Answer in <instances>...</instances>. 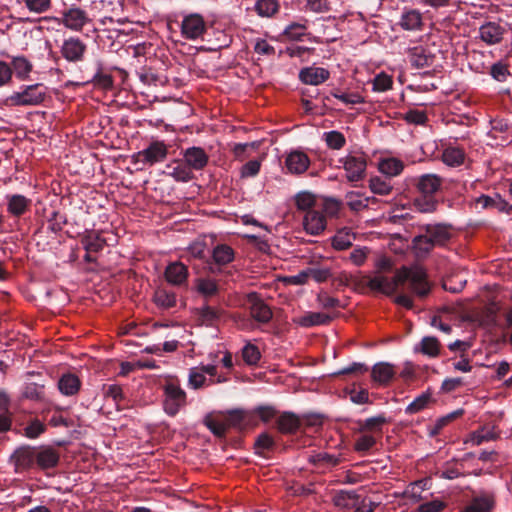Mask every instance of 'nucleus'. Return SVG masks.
Returning <instances> with one entry per match:
<instances>
[{
    "mask_svg": "<svg viewBox=\"0 0 512 512\" xmlns=\"http://www.w3.org/2000/svg\"><path fill=\"white\" fill-rule=\"evenodd\" d=\"M60 459L58 451L52 447L35 449V464L40 469H50L57 466Z\"/></svg>",
    "mask_w": 512,
    "mask_h": 512,
    "instance_id": "obj_16",
    "label": "nucleus"
},
{
    "mask_svg": "<svg viewBox=\"0 0 512 512\" xmlns=\"http://www.w3.org/2000/svg\"><path fill=\"white\" fill-rule=\"evenodd\" d=\"M465 154L460 148L449 147L443 151L442 160L449 166H459L464 162Z\"/></svg>",
    "mask_w": 512,
    "mask_h": 512,
    "instance_id": "obj_38",
    "label": "nucleus"
},
{
    "mask_svg": "<svg viewBox=\"0 0 512 512\" xmlns=\"http://www.w3.org/2000/svg\"><path fill=\"white\" fill-rule=\"evenodd\" d=\"M154 301L157 306L169 309L176 305V295L166 290H158L155 292Z\"/></svg>",
    "mask_w": 512,
    "mask_h": 512,
    "instance_id": "obj_46",
    "label": "nucleus"
},
{
    "mask_svg": "<svg viewBox=\"0 0 512 512\" xmlns=\"http://www.w3.org/2000/svg\"><path fill=\"white\" fill-rule=\"evenodd\" d=\"M339 161L343 165L348 182H359L365 178L367 157L364 154H348Z\"/></svg>",
    "mask_w": 512,
    "mask_h": 512,
    "instance_id": "obj_5",
    "label": "nucleus"
},
{
    "mask_svg": "<svg viewBox=\"0 0 512 512\" xmlns=\"http://www.w3.org/2000/svg\"><path fill=\"white\" fill-rule=\"evenodd\" d=\"M206 32V22L201 14L186 15L181 22V35L187 40L201 38Z\"/></svg>",
    "mask_w": 512,
    "mask_h": 512,
    "instance_id": "obj_8",
    "label": "nucleus"
},
{
    "mask_svg": "<svg viewBox=\"0 0 512 512\" xmlns=\"http://www.w3.org/2000/svg\"><path fill=\"white\" fill-rule=\"evenodd\" d=\"M346 200H347V206L352 211L359 212L368 207L370 198L369 197L362 198L356 192H349L346 195Z\"/></svg>",
    "mask_w": 512,
    "mask_h": 512,
    "instance_id": "obj_48",
    "label": "nucleus"
},
{
    "mask_svg": "<svg viewBox=\"0 0 512 512\" xmlns=\"http://www.w3.org/2000/svg\"><path fill=\"white\" fill-rule=\"evenodd\" d=\"M168 146L163 141H152L149 146L135 155L136 162L145 165H154L167 158Z\"/></svg>",
    "mask_w": 512,
    "mask_h": 512,
    "instance_id": "obj_7",
    "label": "nucleus"
},
{
    "mask_svg": "<svg viewBox=\"0 0 512 512\" xmlns=\"http://www.w3.org/2000/svg\"><path fill=\"white\" fill-rule=\"evenodd\" d=\"M490 74L495 80H497L499 82H503L510 75V71H509L508 65L499 61V62L494 63L491 66Z\"/></svg>",
    "mask_w": 512,
    "mask_h": 512,
    "instance_id": "obj_55",
    "label": "nucleus"
},
{
    "mask_svg": "<svg viewBox=\"0 0 512 512\" xmlns=\"http://www.w3.org/2000/svg\"><path fill=\"white\" fill-rule=\"evenodd\" d=\"M164 275L168 283L180 286L187 281L188 269L181 262H174L166 267Z\"/></svg>",
    "mask_w": 512,
    "mask_h": 512,
    "instance_id": "obj_19",
    "label": "nucleus"
},
{
    "mask_svg": "<svg viewBox=\"0 0 512 512\" xmlns=\"http://www.w3.org/2000/svg\"><path fill=\"white\" fill-rule=\"evenodd\" d=\"M204 424L217 437H224L228 430L224 417L218 418L209 414L204 418Z\"/></svg>",
    "mask_w": 512,
    "mask_h": 512,
    "instance_id": "obj_35",
    "label": "nucleus"
},
{
    "mask_svg": "<svg viewBox=\"0 0 512 512\" xmlns=\"http://www.w3.org/2000/svg\"><path fill=\"white\" fill-rule=\"evenodd\" d=\"M46 96L47 87L36 83L13 92L6 101L10 106H37L44 102Z\"/></svg>",
    "mask_w": 512,
    "mask_h": 512,
    "instance_id": "obj_2",
    "label": "nucleus"
},
{
    "mask_svg": "<svg viewBox=\"0 0 512 512\" xmlns=\"http://www.w3.org/2000/svg\"><path fill=\"white\" fill-rule=\"evenodd\" d=\"M168 175L175 181L188 182L193 179L194 174L184 160H175L167 165Z\"/></svg>",
    "mask_w": 512,
    "mask_h": 512,
    "instance_id": "obj_24",
    "label": "nucleus"
},
{
    "mask_svg": "<svg viewBox=\"0 0 512 512\" xmlns=\"http://www.w3.org/2000/svg\"><path fill=\"white\" fill-rule=\"evenodd\" d=\"M309 166L310 158L303 151H291L285 158V167L290 174L301 175L307 171Z\"/></svg>",
    "mask_w": 512,
    "mask_h": 512,
    "instance_id": "obj_11",
    "label": "nucleus"
},
{
    "mask_svg": "<svg viewBox=\"0 0 512 512\" xmlns=\"http://www.w3.org/2000/svg\"><path fill=\"white\" fill-rule=\"evenodd\" d=\"M355 239V234L350 228L340 229L332 238V247L339 251L346 250L353 245Z\"/></svg>",
    "mask_w": 512,
    "mask_h": 512,
    "instance_id": "obj_32",
    "label": "nucleus"
},
{
    "mask_svg": "<svg viewBox=\"0 0 512 512\" xmlns=\"http://www.w3.org/2000/svg\"><path fill=\"white\" fill-rule=\"evenodd\" d=\"M370 253L367 247H357L349 255V260L356 266H362Z\"/></svg>",
    "mask_w": 512,
    "mask_h": 512,
    "instance_id": "obj_60",
    "label": "nucleus"
},
{
    "mask_svg": "<svg viewBox=\"0 0 512 512\" xmlns=\"http://www.w3.org/2000/svg\"><path fill=\"white\" fill-rule=\"evenodd\" d=\"M369 188L374 194L388 195L392 191L390 182L382 179L381 177H372L369 180Z\"/></svg>",
    "mask_w": 512,
    "mask_h": 512,
    "instance_id": "obj_49",
    "label": "nucleus"
},
{
    "mask_svg": "<svg viewBox=\"0 0 512 512\" xmlns=\"http://www.w3.org/2000/svg\"><path fill=\"white\" fill-rule=\"evenodd\" d=\"M323 139L328 148L332 150H340L346 145V138L343 133L332 130L323 134Z\"/></svg>",
    "mask_w": 512,
    "mask_h": 512,
    "instance_id": "obj_39",
    "label": "nucleus"
},
{
    "mask_svg": "<svg viewBox=\"0 0 512 512\" xmlns=\"http://www.w3.org/2000/svg\"><path fill=\"white\" fill-rule=\"evenodd\" d=\"M11 461L17 473L24 472L35 464V449L22 447L11 456Z\"/></svg>",
    "mask_w": 512,
    "mask_h": 512,
    "instance_id": "obj_13",
    "label": "nucleus"
},
{
    "mask_svg": "<svg viewBox=\"0 0 512 512\" xmlns=\"http://www.w3.org/2000/svg\"><path fill=\"white\" fill-rule=\"evenodd\" d=\"M432 401L431 393L425 392L416 397L406 408L407 414H415L425 409Z\"/></svg>",
    "mask_w": 512,
    "mask_h": 512,
    "instance_id": "obj_45",
    "label": "nucleus"
},
{
    "mask_svg": "<svg viewBox=\"0 0 512 512\" xmlns=\"http://www.w3.org/2000/svg\"><path fill=\"white\" fill-rule=\"evenodd\" d=\"M504 202L501 200L499 196L496 198L487 196V195H481L476 199V205L480 206L481 208H496L498 210L504 209Z\"/></svg>",
    "mask_w": 512,
    "mask_h": 512,
    "instance_id": "obj_54",
    "label": "nucleus"
},
{
    "mask_svg": "<svg viewBox=\"0 0 512 512\" xmlns=\"http://www.w3.org/2000/svg\"><path fill=\"white\" fill-rule=\"evenodd\" d=\"M242 358L247 365L253 366L259 362L261 354L256 345L248 343L242 349Z\"/></svg>",
    "mask_w": 512,
    "mask_h": 512,
    "instance_id": "obj_50",
    "label": "nucleus"
},
{
    "mask_svg": "<svg viewBox=\"0 0 512 512\" xmlns=\"http://www.w3.org/2000/svg\"><path fill=\"white\" fill-rule=\"evenodd\" d=\"M247 303L249 305L250 315L255 321L262 324H266L271 321L273 312L270 306L258 293H249L247 295Z\"/></svg>",
    "mask_w": 512,
    "mask_h": 512,
    "instance_id": "obj_9",
    "label": "nucleus"
},
{
    "mask_svg": "<svg viewBox=\"0 0 512 512\" xmlns=\"http://www.w3.org/2000/svg\"><path fill=\"white\" fill-rule=\"evenodd\" d=\"M393 263L390 258L382 256L375 262L376 275L362 276L361 283L367 285L372 291L381 292L386 295L394 294L398 287L409 283V288L419 297H425L430 292L427 275L422 268L402 267L397 270L393 277L381 275L383 272L391 271Z\"/></svg>",
    "mask_w": 512,
    "mask_h": 512,
    "instance_id": "obj_1",
    "label": "nucleus"
},
{
    "mask_svg": "<svg viewBox=\"0 0 512 512\" xmlns=\"http://www.w3.org/2000/svg\"><path fill=\"white\" fill-rule=\"evenodd\" d=\"M7 210L16 217L23 215L31 205V200L20 194L7 197Z\"/></svg>",
    "mask_w": 512,
    "mask_h": 512,
    "instance_id": "obj_28",
    "label": "nucleus"
},
{
    "mask_svg": "<svg viewBox=\"0 0 512 512\" xmlns=\"http://www.w3.org/2000/svg\"><path fill=\"white\" fill-rule=\"evenodd\" d=\"M332 317L322 312H307L302 316L295 318L293 321L297 325L309 328L318 325H327L332 321Z\"/></svg>",
    "mask_w": 512,
    "mask_h": 512,
    "instance_id": "obj_22",
    "label": "nucleus"
},
{
    "mask_svg": "<svg viewBox=\"0 0 512 512\" xmlns=\"http://www.w3.org/2000/svg\"><path fill=\"white\" fill-rule=\"evenodd\" d=\"M407 54L411 65L417 69L430 67L434 62V55L423 46L409 48Z\"/></svg>",
    "mask_w": 512,
    "mask_h": 512,
    "instance_id": "obj_17",
    "label": "nucleus"
},
{
    "mask_svg": "<svg viewBox=\"0 0 512 512\" xmlns=\"http://www.w3.org/2000/svg\"><path fill=\"white\" fill-rule=\"evenodd\" d=\"M317 303L323 309H334L342 307L338 298L330 296L327 292L321 291L317 295Z\"/></svg>",
    "mask_w": 512,
    "mask_h": 512,
    "instance_id": "obj_53",
    "label": "nucleus"
},
{
    "mask_svg": "<svg viewBox=\"0 0 512 512\" xmlns=\"http://www.w3.org/2000/svg\"><path fill=\"white\" fill-rule=\"evenodd\" d=\"M376 444L374 436L364 434L358 437L355 441L354 448L358 452H365L371 449Z\"/></svg>",
    "mask_w": 512,
    "mask_h": 512,
    "instance_id": "obj_63",
    "label": "nucleus"
},
{
    "mask_svg": "<svg viewBox=\"0 0 512 512\" xmlns=\"http://www.w3.org/2000/svg\"><path fill=\"white\" fill-rule=\"evenodd\" d=\"M26 8L36 14L47 12L51 7V0H22Z\"/></svg>",
    "mask_w": 512,
    "mask_h": 512,
    "instance_id": "obj_52",
    "label": "nucleus"
},
{
    "mask_svg": "<svg viewBox=\"0 0 512 512\" xmlns=\"http://www.w3.org/2000/svg\"><path fill=\"white\" fill-rule=\"evenodd\" d=\"M54 20L74 32H82L92 22L87 11L76 5L66 8L61 13V17H54Z\"/></svg>",
    "mask_w": 512,
    "mask_h": 512,
    "instance_id": "obj_4",
    "label": "nucleus"
},
{
    "mask_svg": "<svg viewBox=\"0 0 512 512\" xmlns=\"http://www.w3.org/2000/svg\"><path fill=\"white\" fill-rule=\"evenodd\" d=\"M81 243L86 252L97 253L103 249L105 240L95 233H89L82 238Z\"/></svg>",
    "mask_w": 512,
    "mask_h": 512,
    "instance_id": "obj_40",
    "label": "nucleus"
},
{
    "mask_svg": "<svg viewBox=\"0 0 512 512\" xmlns=\"http://www.w3.org/2000/svg\"><path fill=\"white\" fill-rule=\"evenodd\" d=\"M226 426L228 429L230 428H238L242 429L246 425H248L252 420V412L242 409H235L229 411L224 416Z\"/></svg>",
    "mask_w": 512,
    "mask_h": 512,
    "instance_id": "obj_23",
    "label": "nucleus"
},
{
    "mask_svg": "<svg viewBox=\"0 0 512 512\" xmlns=\"http://www.w3.org/2000/svg\"><path fill=\"white\" fill-rule=\"evenodd\" d=\"M395 374L394 366L385 362L375 364L371 370L372 380L380 386L388 385Z\"/></svg>",
    "mask_w": 512,
    "mask_h": 512,
    "instance_id": "obj_20",
    "label": "nucleus"
},
{
    "mask_svg": "<svg viewBox=\"0 0 512 512\" xmlns=\"http://www.w3.org/2000/svg\"><path fill=\"white\" fill-rule=\"evenodd\" d=\"M252 412V416L254 414L258 415L262 422L267 423L273 418L276 417L277 411L273 406L264 405L256 407Z\"/></svg>",
    "mask_w": 512,
    "mask_h": 512,
    "instance_id": "obj_58",
    "label": "nucleus"
},
{
    "mask_svg": "<svg viewBox=\"0 0 512 512\" xmlns=\"http://www.w3.org/2000/svg\"><path fill=\"white\" fill-rule=\"evenodd\" d=\"M309 461L318 468H332L340 464L341 458L326 452H319L311 455Z\"/></svg>",
    "mask_w": 512,
    "mask_h": 512,
    "instance_id": "obj_33",
    "label": "nucleus"
},
{
    "mask_svg": "<svg viewBox=\"0 0 512 512\" xmlns=\"http://www.w3.org/2000/svg\"><path fill=\"white\" fill-rule=\"evenodd\" d=\"M443 179L436 174L422 175L417 183L418 190L425 196L435 194L441 188Z\"/></svg>",
    "mask_w": 512,
    "mask_h": 512,
    "instance_id": "obj_25",
    "label": "nucleus"
},
{
    "mask_svg": "<svg viewBox=\"0 0 512 512\" xmlns=\"http://www.w3.org/2000/svg\"><path fill=\"white\" fill-rule=\"evenodd\" d=\"M466 284V280L462 279L460 274H453L443 281V288L452 293H458L462 291Z\"/></svg>",
    "mask_w": 512,
    "mask_h": 512,
    "instance_id": "obj_51",
    "label": "nucleus"
},
{
    "mask_svg": "<svg viewBox=\"0 0 512 512\" xmlns=\"http://www.w3.org/2000/svg\"><path fill=\"white\" fill-rule=\"evenodd\" d=\"M183 160L192 171H199L207 166L209 156L201 147H190L184 151Z\"/></svg>",
    "mask_w": 512,
    "mask_h": 512,
    "instance_id": "obj_14",
    "label": "nucleus"
},
{
    "mask_svg": "<svg viewBox=\"0 0 512 512\" xmlns=\"http://www.w3.org/2000/svg\"><path fill=\"white\" fill-rule=\"evenodd\" d=\"M420 351L430 357L438 356L440 343L436 337H424L420 342Z\"/></svg>",
    "mask_w": 512,
    "mask_h": 512,
    "instance_id": "obj_47",
    "label": "nucleus"
},
{
    "mask_svg": "<svg viewBox=\"0 0 512 512\" xmlns=\"http://www.w3.org/2000/svg\"><path fill=\"white\" fill-rule=\"evenodd\" d=\"M399 25L407 31L421 30L423 27L422 13L417 9H410L403 12Z\"/></svg>",
    "mask_w": 512,
    "mask_h": 512,
    "instance_id": "obj_26",
    "label": "nucleus"
},
{
    "mask_svg": "<svg viewBox=\"0 0 512 512\" xmlns=\"http://www.w3.org/2000/svg\"><path fill=\"white\" fill-rule=\"evenodd\" d=\"M196 289L201 295L205 297H212L218 293L217 282L210 278L197 279Z\"/></svg>",
    "mask_w": 512,
    "mask_h": 512,
    "instance_id": "obj_43",
    "label": "nucleus"
},
{
    "mask_svg": "<svg viewBox=\"0 0 512 512\" xmlns=\"http://www.w3.org/2000/svg\"><path fill=\"white\" fill-rule=\"evenodd\" d=\"M280 5L277 0H257L254 6L260 17H272L279 11Z\"/></svg>",
    "mask_w": 512,
    "mask_h": 512,
    "instance_id": "obj_36",
    "label": "nucleus"
},
{
    "mask_svg": "<svg viewBox=\"0 0 512 512\" xmlns=\"http://www.w3.org/2000/svg\"><path fill=\"white\" fill-rule=\"evenodd\" d=\"M330 77L329 70L323 67H306L300 70L299 79L306 85H320Z\"/></svg>",
    "mask_w": 512,
    "mask_h": 512,
    "instance_id": "obj_15",
    "label": "nucleus"
},
{
    "mask_svg": "<svg viewBox=\"0 0 512 512\" xmlns=\"http://www.w3.org/2000/svg\"><path fill=\"white\" fill-rule=\"evenodd\" d=\"M509 32V24L502 20L486 21L478 29L477 38L487 46L503 42Z\"/></svg>",
    "mask_w": 512,
    "mask_h": 512,
    "instance_id": "obj_3",
    "label": "nucleus"
},
{
    "mask_svg": "<svg viewBox=\"0 0 512 512\" xmlns=\"http://www.w3.org/2000/svg\"><path fill=\"white\" fill-rule=\"evenodd\" d=\"M43 388L36 383H28L23 388L22 396L30 400H40L43 397Z\"/></svg>",
    "mask_w": 512,
    "mask_h": 512,
    "instance_id": "obj_57",
    "label": "nucleus"
},
{
    "mask_svg": "<svg viewBox=\"0 0 512 512\" xmlns=\"http://www.w3.org/2000/svg\"><path fill=\"white\" fill-rule=\"evenodd\" d=\"M87 46L78 37H69L63 41L60 48L62 57L69 62H80L84 59Z\"/></svg>",
    "mask_w": 512,
    "mask_h": 512,
    "instance_id": "obj_10",
    "label": "nucleus"
},
{
    "mask_svg": "<svg viewBox=\"0 0 512 512\" xmlns=\"http://www.w3.org/2000/svg\"><path fill=\"white\" fill-rule=\"evenodd\" d=\"M66 216L58 211H54L51 217L48 219V229L54 233L62 230L66 224Z\"/></svg>",
    "mask_w": 512,
    "mask_h": 512,
    "instance_id": "obj_59",
    "label": "nucleus"
},
{
    "mask_svg": "<svg viewBox=\"0 0 512 512\" xmlns=\"http://www.w3.org/2000/svg\"><path fill=\"white\" fill-rule=\"evenodd\" d=\"M164 395V410L170 416L176 415L180 408L186 404V393L175 382L165 384Z\"/></svg>",
    "mask_w": 512,
    "mask_h": 512,
    "instance_id": "obj_6",
    "label": "nucleus"
},
{
    "mask_svg": "<svg viewBox=\"0 0 512 512\" xmlns=\"http://www.w3.org/2000/svg\"><path fill=\"white\" fill-rule=\"evenodd\" d=\"M463 412L464 411L462 409H459V410L453 411V412L437 419L434 426L431 427V429H430V432H429L430 435L431 436L438 435L445 426H447L449 423H451L458 417L462 416Z\"/></svg>",
    "mask_w": 512,
    "mask_h": 512,
    "instance_id": "obj_44",
    "label": "nucleus"
},
{
    "mask_svg": "<svg viewBox=\"0 0 512 512\" xmlns=\"http://www.w3.org/2000/svg\"><path fill=\"white\" fill-rule=\"evenodd\" d=\"M494 498L491 495H482L472 499L462 512H490L494 507Z\"/></svg>",
    "mask_w": 512,
    "mask_h": 512,
    "instance_id": "obj_31",
    "label": "nucleus"
},
{
    "mask_svg": "<svg viewBox=\"0 0 512 512\" xmlns=\"http://www.w3.org/2000/svg\"><path fill=\"white\" fill-rule=\"evenodd\" d=\"M303 226L308 234L319 235L326 229V217L319 209L307 211L303 218Z\"/></svg>",
    "mask_w": 512,
    "mask_h": 512,
    "instance_id": "obj_12",
    "label": "nucleus"
},
{
    "mask_svg": "<svg viewBox=\"0 0 512 512\" xmlns=\"http://www.w3.org/2000/svg\"><path fill=\"white\" fill-rule=\"evenodd\" d=\"M412 243L417 255H426L435 247L434 243L431 241V238L426 232L423 235L416 236Z\"/></svg>",
    "mask_w": 512,
    "mask_h": 512,
    "instance_id": "obj_41",
    "label": "nucleus"
},
{
    "mask_svg": "<svg viewBox=\"0 0 512 512\" xmlns=\"http://www.w3.org/2000/svg\"><path fill=\"white\" fill-rule=\"evenodd\" d=\"M10 66L12 70L15 71L17 78L21 80H25L29 77L33 67L31 62L24 56L14 57Z\"/></svg>",
    "mask_w": 512,
    "mask_h": 512,
    "instance_id": "obj_34",
    "label": "nucleus"
},
{
    "mask_svg": "<svg viewBox=\"0 0 512 512\" xmlns=\"http://www.w3.org/2000/svg\"><path fill=\"white\" fill-rule=\"evenodd\" d=\"M403 168V162L396 158H387L379 163V171L389 177L399 175Z\"/></svg>",
    "mask_w": 512,
    "mask_h": 512,
    "instance_id": "obj_37",
    "label": "nucleus"
},
{
    "mask_svg": "<svg viewBox=\"0 0 512 512\" xmlns=\"http://www.w3.org/2000/svg\"><path fill=\"white\" fill-rule=\"evenodd\" d=\"M188 253L195 259H204L206 257V243L204 240H196L188 247Z\"/></svg>",
    "mask_w": 512,
    "mask_h": 512,
    "instance_id": "obj_64",
    "label": "nucleus"
},
{
    "mask_svg": "<svg viewBox=\"0 0 512 512\" xmlns=\"http://www.w3.org/2000/svg\"><path fill=\"white\" fill-rule=\"evenodd\" d=\"M392 84V78L385 73H381L375 77L373 81V89L379 92L387 91L392 87Z\"/></svg>",
    "mask_w": 512,
    "mask_h": 512,
    "instance_id": "obj_62",
    "label": "nucleus"
},
{
    "mask_svg": "<svg viewBox=\"0 0 512 512\" xmlns=\"http://www.w3.org/2000/svg\"><path fill=\"white\" fill-rule=\"evenodd\" d=\"M385 422L386 419L383 416L368 418L360 424V431H378Z\"/></svg>",
    "mask_w": 512,
    "mask_h": 512,
    "instance_id": "obj_61",
    "label": "nucleus"
},
{
    "mask_svg": "<svg viewBox=\"0 0 512 512\" xmlns=\"http://www.w3.org/2000/svg\"><path fill=\"white\" fill-rule=\"evenodd\" d=\"M301 425L300 418L292 412H283L276 419V428L282 434H293Z\"/></svg>",
    "mask_w": 512,
    "mask_h": 512,
    "instance_id": "obj_21",
    "label": "nucleus"
},
{
    "mask_svg": "<svg viewBox=\"0 0 512 512\" xmlns=\"http://www.w3.org/2000/svg\"><path fill=\"white\" fill-rule=\"evenodd\" d=\"M81 386L79 378L71 373L62 375L58 381V388L64 395L71 396L75 395Z\"/></svg>",
    "mask_w": 512,
    "mask_h": 512,
    "instance_id": "obj_30",
    "label": "nucleus"
},
{
    "mask_svg": "<svg viewBox=\"0 0 512 512\" xmlns=\"http://www.w3.org/2000/svg\"><path fill=\"white\" fill-rule=\"evenodd\" d=\"M235 258V252L227 244H217L212 250V260L218 267L226 266Z\"/></svg>",
    "mask_w": 512,
    "mask_h": 512,
    "instance_id": "obj_27",
    "label": "nucleus"
},
{
    "mask_svg": "<svg viewBox=\"0 0 512 512\" xmlns=\"http://www.w3.org/2000/svg\"><path fill=\"white\" fill-rule=\"evenodd\" d=\"M306 29L305 24L291 23L285 28L284 35L290 40H299L305 34Z\"/></svg>",
    "mask_w": 512,
    "mask_h": 512,
    "instance_id": "obj_56",
    "label": "nucleus"
},
{
    "mask_svg": "<svg viewBox=\"0 0 512 512\" xmlns=\"http://www.w3.org/2000/svg\"><path fill=\"white\" fill-rule=\"evenodd\" d=\"M335 506L341 509H353L359 504V495L354 491H339L333 497Z\"/></svg>",
    "mask_w": 512,
    "mask_h": 512,
    "instance_id": "obj_29",
    "label": "nucleus"
},
{
    "mask_svg": "<svg viewBox=\"0 0 512 512\" xmlns=\"http://www.w3.org/2000/svg\"><path fill=\"white\" fill-rule=\"evenodd\" d=\"M296 206L299 210H316V197L310 192H300L295 197Z\"/></svg>",
    "mask_w": 512,
    "mask_h": 512,
    "instance_id": "obj_42",
    "label": "nucleus"
},
{
    "mask_svg": "<svg viewBox=\"0 0 512 512\" xmlns=\"http://www.w3.org/2000/svg\"><path fill=\"white\" fill-rule=\"evenodd\" d=\"M425 232L435 246L445 245L452 237L451 226L446 224H428L425 227Z\"/></svg>",
    "mask_w": 512,
    "mask_h": 512,
    "instance_id": "obj_18",
    "label": "nucleus"
}]
</instances>
